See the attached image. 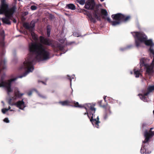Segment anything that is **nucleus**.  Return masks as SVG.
Wrapping results in <instances>:
<instances>
[{
  "instance_id": "7",
  "label": "nucleus",
  "mask_w": 154,
  "mask_h": 154,
  "mask_svg": "<svg viewBox=\"0 0 154 154\" xmlns=\"http://www.w3.org/2000/svg\"><path fill=\"white\" fill-rule=\"evenodd\" d=\"M153 91H154V85L149 86L147 88L146 92L144 93L143 94H139V95L141 100L144 101H146L147 98L146 96L149 94L150 93L152 92Z\"/></svg>"
},
{
  "instance_id": "8",
  "label": "nucleus",
  "mask_w": 154,
  "mask_h": 154,
  "mask_svg": "<svg viewBox=\"0 0 154 154\" xmlns=\"http://www.w3.org/2000/svg\"><path fill=\"white\" fill-rule=\"evenodd\" d=\"M5 38V32L3 30L0 32V48L2 49V51L0 53L1 57H2L4 54V48L5 47V43L4 39Z\"/></svg>"
},
{
  "instance_id": "46",
  "label": "nucleus",
  "mask_w": 154,
  "mask_h": 154,
  "mask_svg": "<svg viewBox=\"0 0 154 154\" xmlns=\"http://www.w3.org/2000/svg\"><path fill=\"white\" fill-rule=\"evenodd\" d=\"M25 20V19L23 17V18H22V20L23 21V20L24 21V20Z\"/></svg>"
},
{
  "instance_id": "51",
  "label": "nucleus",
  "mask_w": 154,
  "mask_h": 154,
  "mask_svg": "<svg viewBox=\"0 0 154 154\" xmlns=\"http://www.w3.org/2000/svg\"><path fill=\"white\" fill-rule=\"evenodd\" d=\"M75 43V42H73V44Z\"/></svg>"
},
{
  "instance_id": "31",
  "label": "nucleus",
  "mask_w": 154,
  "mask_h": 154,
  "mask_svg": "<svg viewBox=\"0 0 154 154\" xmlns=\"http://www.w3.org/2000/svg\"><path fill=\"white\" fill-rule=\"evenodd\" d=\"M37 9V7L35 5H32L31 7V9L32 10H35Z\"/></svg>"
},
{
  "instance_id": "36",
  "label": "nucleus",
  "mask_w": 154,
  "mask_h": 154,
  "mask_svg": "<svg viewBox=\"0 0 154 154\" xmlns=\"http://www.w3.org/2000/svg\"><path fill=\"white\" fill-rule=\"evenodd\" d=\"M147 126V125L146 123H143V124L142 125V127L143 128H144L145 127H146Z\"/></svg>"
},
{
  "instance_id": "14",
  "label": "nucleus",
  "mask_w": 154,
  "mask_h": 154,
  "mask_svg": "<svg viewBox=\"0 0 154 154\" xmlns=\"http://www.w3.org/2000/svg\"><path fill=\"white\" fill-rule=\"evenodd\" d=\"M23 100L22 99L21 101H19L14 103V105L19 108L21 109H23L26 107V105L25 103L23 101Z\"/></svg>"
},
{
  "instance_id": "11",
  "label": "nucleus",
  "mask_w": 154,
  "mask_h": 154,
  "mask_svg": "<svg viewBox=\"0 0 154 154\" xmlns=\"http://www.w3.org/2000/svg\"><path fill=\"white\" fill-rule=\"evenodd\" d=\"M99 14H96L95 13H93V16L94 17L93 18L91 14H89L88 15V18H89L91 22H93L95 23L96 22V19H97V20L100 21L101 18L100 16H99Z\"/></svg>"
},
{
  "instance_id": "3",
  "label": "nucleus",
  "mask_w": 154,
  "mask_h": 154,
  "mask_svg": "<svg viewBox=\"0 0 154 154\" xmlns=\"http://www.w3.org/2000/svg\"><path fill=\"white\" fill-rule=\"evenodd\" d=\"M153 129L152 128H151L148 131L146 130L144 132V136L145 139L143 142L144 144L143 145L140 149V152L142 154H148L151 152V151L148 149L150 146L148 142L149 139L154 135V131H152Z\"/></svg>"
},
{
  "instance_id": "21",
  "label": "nucleus",
  "mask_w": 154,
  "mask_h": 154,
  "mask_svg": "<svg viewBox=\"0 0 154 154\" xmlns=\"http://www.w3.org/2000/svg\"><path fill=\"white\" fill-rule=\"evenodd\" d=\"M71 105L73 104L74 105L73 106L76 107H79V108H84V105L82 106L81 105H80L79 104V103L78 102H75L74 101H71Z\"/></svg>"
},
{
  "instance_id": "32",
  "label": "nucleus",
  "mask_w": 154,
  "mask_h": 154,
  "mask_svg": "<svg viewBox=\"0 0 154 154\" xmlns=\"http://www.w3.org/2000/svg\"><path fill=\"white\" fill-rule=\"evenodd\" d=\"M2 112L5 114L6 113V112L8 111V109H7V108H4L2 110Z\"/></svg>"
},
{
  "instance_id": "28",
  "label": "nucleus",
  "mask_w": 154,
  "mask_h": 154,
  "mask_svg": "<svg viewBox=\"0 0 154 154\" xmlns=\"http://www.w3.org/2000/svg\"><path fill=\"white\" fill-rule=\"evenodd\" d=\"M12 99L10 98L8 100V103L9 104L11 105V106L14 105V103H12Z\"/></svg>"
},
{
  "instance_id": "29",
  "label": "nucleus",
  "mask_w": 154,
  "mask_h": 154,
  "mask_svg": "<svg viewBox=\"0 0 154 154\" xmlns=\"http://www.w3.org/2000/svg\"><path fill=\"white\" fill-rule=\"evenodd\" d=\"M13 14H12L11 15V20H12L14 23H16L17 22V21L13 17Z\"/></svg>"
},
{
  "instance_id": "13",
  "label": "nucleus",
  "mask_w": 154,
  "mask_h": 154,
  "mask_svg": "<svg viewBox=\"0 0 154 154\" xmlns=\"http://www.w3.org/2000/svg\"><path fill=\"white\" fill-rule=\"evenodd\" d=\"M94 2H88L85 3V8L88 10H93L95 6Z\"/></svg>"
},
{
  "instance_id": "9",
  "label": "nucleus",
  "mask_w": 154,
  "mask_h": 154,
  "mask_svg": "<svg viewBox=\"0 0 154 154\" xmlns=\"http://www.w3.org/2000/svg\"><path fill=\"white\" fill-rule=\"evenodd\" d=\"M13 11L12 10H10V12H8L7 14H5V17L2 18V20L4 23L7 24L8 25L11 24V15L13 14L14 13H13Z\"/></svg>"
},
{
  "instance_id": "20",
  "label": "nucleus",
  "mask_w": 154,
  "mask_h": 154,
  "mask_svg": "<svg viewBox=\"0 0 154 154\" xmlns=\"http://www.w3.org/2000/svg\"><path fill=\"white\" fill-rule=\"evenodd\" d=\"M103 100H100L98 101V104L101 107L104 109H108L109 108V106L108 105L107 103L105 104H103L102 103Z\"/></svg>"
},
{
  "instance_id": "15",
  "label": "nucleus",
  "mask_w": 154,
  "mask_h": 154,
  "mask_svg": "<svg viewBox=\"0 0 154 154\" xmlns=\"http://www.w3.org/2000/svg\"><path fill=\"white\" fill-rule=\"evenodd\" d=\"M95 105H91V103H87L84 105V108L86 110L90 109L91 112L95 113L96 110L95 108L94 107Z\"/></svg>"
},
{
  "instance_id": "45",
  "label": "nucleus",
  "mask_w": 154,
  "mask_h": 154,
  "mask_svg": "<svg viewBox=\"0 0 154 154\" xmlns=\"http://www.w3.org/2000/svg\"><path fill=\"white\" fill-rule=\"evenodd\" d=\"M5 2V0H1V2Z\"/></svg>"
},
{
  "instance_id": "4",
  "label": "nucleus",
  "mask_w": 154,
  "mask_h": 154,
  "mask_svg": "<svg viewBox=\"0 0 154 154\" xmlns=\"http://www.w3.org/2000/svg\"><path fill=\"white\" fill-rule=\"evenodd\" d=\"M133 35L135 38V44L137 48L140 47L141 43L147 39V36L143 32H134Z\"/></svg>"
},
{
  "instance_id": "35",
  "label": "nucleus",
  "mask_w": 154,
  "mask_h": 154,
  "mask_svg": "<svg viewBox=\"0 0 154 154\" xmlns=\"http://www.w3.org/2000/svg\"><path fill=\"white\" fill-rule=\"evenodd\" d=\"M151 65L152 67H154V56L153 57V59L152 61V62L151 63Z\"/></svg>"
},
{
  "instance_id": "22",
  "label": "nucleus",
  "mask_w": 154,
  "mask_h": 154,
  "mask_svg": "<svg viewBox=\"0 0 154 154\" xmlns=\"http://www.w3.org/2000/svg\"><path fill=\"white\" fill-rule=\"evenodd\" d=\"M66 7L69 9L75 10L76 9L75 6L72 4H69L66 5Z\"/></svg>"
},
{
  "instance_id": "42",
  "label": "nucleus",
  "mask_w": 154,
  "mask_h": 154,
  "mask_svg": "<svg viewBox=\"0 0 154 154\" xmlns=\"http://www.w3.org/2000/svg\"><path fill=\"white\" fill-rule=\"evenodd\" d=\"M32 94V92L31 91H30L28 93V94L29 96H30Z\"/></svg>"
},
{
  "instance_id": "23",
  "label": "nucleus",
  "mask_w": 154,
  "mask_h": 154,
  "mask_svg": "<svg viewBox=\"0 0 154 154\" xmlns=\"http://www.w3.org/2000/svg\"><path fill=\"white\" fill-rule=\"evenodd\" d=\"M14 94V96L15 97V98H20L24 94H23L20 93L19 91L15 92Z\"/></svg>"
},
{
  "instance_id": "10",
  "label": "nucleus",
  "mask_w": 154,
  "mask_h": 154,
  "mask_svg": "<svg viewBox=\"0 0 154 154\" xmlns=\"http://www.w3.org/2000/svg\"><path fill=\"white\" fill-rule=\"evenodd\" d=\"M94 113L93 112H90V115H92L90 119V121L94 125H95L96 127L98 128H99V124L100 123V122L99 121L98 116H97V119H93L95 117Z\"/></svg>"
},
{
  "instance_id": "26",
  "label": "nucleus",
  "mask_w": 154,
  "mask_h": 154,
  "mask_svg": "<svg viewBox=\"0 0 154 154\" xmlns=\"http://www.w3.org/2000/svg\"><path fill=\"white\" fill-rule=\"evenodd\" d=\"M101 13L102 15L106 16L108 15L107 12L106 10L104 9H102L101 10Z\"/></svg>"
},
{
  "instance_id": "6",
  "label": "nucleus",
  "mask_w": 154,
  "mask_h": 154,
  "mask_svg": "<svg viewBox=\"0 0 154 154\" xmlns=\"http://www.w3.org/2000/svg\"><path fill=\"white\" fill-rule=\"evenodd\" d=\"M23 25V27L26 29L29 30L30 32L33 39L35 41L37 40H38L37 36L33 32L34 28L35 26V23H32L31 22L29 24V23L25 22L24 23Z\"/></svg>"
},
{
  "instance_id": "25",
  "label": "nucleus",
  "mask_w": 154,
  "mask_h": 154,
  "mask_svg": "<svg viewBox=\"0 0 154 154\" xmlns=\"http://www.w3.org/2000/svg\"><path fill=\"white\" fill-rule=\"evenodd\" d=\"M34 90L40 97L44 99H45L46 98V97L45 96L41 94L40 93H39V92L38 91L34 89Z\"/></svg>"
},
{
  "instance_id": "24",
  "label": "nucleus",
  "mask_w": 154,
  "mask_h": 154,
  "mask_svg": "<svg viewBox=\"0 0 154 154\" xmlns=\"http://www.w3.org/2000/svg\"><path fill=\"white\" fill-rule=\"evenodd\" d=\"M134 74L135 75L136 77L138 78L139 77L140 75H141L140 70H136V69H134Z\"/></svg>"
},
{
  "instance_id": "38",
  "label": "nucleus",
  "mask_w": 154,
  "mask_h": 154,
  "mask_svg": "<svg viewBox=\"0 0 154 154\" xmlns=\"http://www.w3.org/2000/svg\"><path fill=\"white\" fill-rule=\"evenodd\" d=\"M67 76L68 77L67 78L70 81V85H71V81H72V79H71V78L70 76H69V75H67Z\"/></svg>"
},
{
  "instance_id": "48",
  "label": "nucleus",
  "mask_w": 154,
  "mask_h": 154,
  "mask_svg": "<svg viewBox=\"0 0 154 154\" xmlns=\"http://www.w3.org/2000/svg\"><path fill=\"white\" fill-rule=\"evenodd\" d=\"M142 62H143V63H142L144 65H145V63H144V62L143 61Z\"/></svg>"
},
{
  "instance_id": "47",
  "label": "nucleus",
  "mask_w": 154,
  "mask_h": 154,
  "mask_svg": "<svg viewBox=\"0 0 154 154\" xmlns=\"http://www.w3.org/2000/svg\"><path fill=\"white\" fill-rule=\"evenodd\" d=\"M11 107L10 106H9L8 108V109H8V110L11 109Z\"/></svg>"
},
{
  "instance_id": "30",
  "label": "nucleus",
  "mask_w": 154,
  "mask_h": 154,
  "mask_svg": "<svg viewBox=\"0 0 154 154\" xmlns=\"http://www.w3.org/2000/svg\"><path fill=\"white\" fill-rule=\"evenodd\" d=\"M99 9L98 8H96L94 10V11L93 13H95L96 14H100V13H99Z\"/></svg>"
},
{
  "instance_id": "43",
  "label": "nucleus",
  "mask_w": 154,
  "mask_h": 154,
  "mask_svg": "<svg viewBox=\"0 0 154 154\" xmlns=\"http://www.w3.org/2000/svg\"><path fill=\"white\" fill-rule=\"evenodd\" d=\"M59 41L61 43H63L64 42V41L63 39L60 40Z\"/></svg>"
},
{
  "instance_id": "33",
  "label": "nucleus",
  "mask_w": 154,
  "mask_h": 154,
  "mask_svg": "<svg viewBox=\"0 0 154 154\" xmlns=\"http://www.w3.org/2000/svg\"><path fill=\"white\" fill-rule=\"evenodd\" d=\"M51 31L48 30H47V35L48 37H50Z\"/></svg>"
},
{
  "instance_id": "18",
  "label": "nucleus",
  "mask_w": 154,
  "mask_h": 154,
  "mask_svg": "<svg viewBox=\"0 0 154 154\" xmlns=\"http://www.w3.org/2000/svg\"><path fill=\"white\" fill-rule=\"evenodd\" d=\"M71 101L66 100L64 101H60L58 103L62 106H71Z\"/></svg>"
},
{
  "instance_id": "17",
  "label": "nucleus",
  "mask_w": 154,
  "mask_h": 154,
  "mask_svg": "<svg viewBox=\"0 0 154 154\" xmlns=\"http://www.w3.org/2000/svg\"><path fill=\"white\" fill-rule=\"evenodd\" d=\"M153 67L151 66H148L146 68V74H147L149 76H150L152 75L153 72Z\"/></svg>"
},
{
  "instance_id": "41",
  "label": "nucleus",
  "mask_w": 154,
  "mask_h": 154,
  "mask_svg": "<svg viewBox=\"0 0 154 154\" xmlns=\"http://www.w3.org/2000/svg\"><path fill=\"white\" fill-rule=\"evenodd\" d=\"M38 82H42V84H44V85H46V84L45 83V82H43V81H38Z\"/></svg>"
},
{
  "instance_id": "40",
  "label": "nucleus",
  "mask_w": 154,
  "mask_h": 154,
  "mask_svg": "<svg viewBox=\"0 0 154 154\" xmlns=\"http://www.w3.org/2000/svg\"><path fill=\"white\" fill-rule=\"evenodd\" d=\"M49 30V31H51V28L50 27V26H49V25H48L47 26V30Z\"/></svg>"
},
{
  "instance_id": "37",
  "label": "nucleus",
  "mask_w": 154,
  "mask_h": 154,
  "mask_svg": "<svg viewBox=\"0 0 154 154\" xmlns=\"http://www.w3.org/2000/svg\"><path fill=\"white\" fill-rule=\"evenodd\" d=\"M87 114V116H88V118L89 119H90V117L89 116V115L88 114V111H87V110H86V112H85L84 113V115H86Z\"/></svg>"
},
{
  "instance_id": "12",
  "label": "nucleus",
  "mask_w": 154,
  "mask_h": 154,
  "mask_svg": "<svg viewBox=\"0 0 154 154\" xmlns=\"http://www.w3.org/2000/svg\"><path fill=\"white\" fill-rule=\"evenodd\" d=\"M143 43H144L145 45L147 46H150V47L149 48V50L150 53L154 55V50L152 48V47L154 45L151 39L147 40V39L145 40V41L143 42Z\"/></svg>"
},
{
  "instance_id": "49",
  "label": "nucleus",
  "mask_w": 154,
  "mask_h": 154,
  "mask_svg": "<svg viewBox=\"0 0 154 154\" xmlns=\"http://www.w3.org/2000/svg\"><path fill=\"white\" fill-rule=\"evenodd\" d=\"M100 1L101 2H102L104 0H100Z\"/></svg>"
},
{
  "instance_id": "2",
  "label": "nucleus",
  "mask_w": 154,
  "mask_h": 154,
  "mask_svg": "<svg viewBox=\"0 0 154 154\" xmlns=\"http://www.w3.org/2000/svg\"><path fill=\"white\" fill-rule=\"evenodd\" d=\"M111 17L115 20L111 21L109 17H103V19L106 20L113 26L119 25L122 22H127L130 20L131 18L129 15L126 16L121 13L112 14L111 15Z\"/></svg>"
},
{
  "instance_id": "34",
  "label": "nucleus",
  "mask_w": 154,
  "mask_h": 154,
  "mask_svg": "<svg viewBox=\"0 0 154 154\" xmlns=\"http://www.w3.org/2000/svg\"><path fill=\"white\" fill-rule=\"evenodd\" d=\"M4 121L6 123H9V121L8 120V119L7 118H5L4 119Z\"/></svg>"
},
{
  "instance_id": "44",
  "label": "nucleus",
  "mask_w": 154,
  "mask_h": 154,
  "mask_svg": "<svg viewBox=\"0 0 154 154\" xmlns=\"http://www.w3.org/2000/svg\"><path fill=\"white\" fill-rule=\"evenodd\" d=\"M106 96H104V97H103V99H104V101H105V102H106Z\"/></svg>"
},
{
  "instance_id": "16",
  "label": "nucleus",
  "mask_w": 154,
  "mask_h": 154,
  "mask_svg": "<svg viewBox=\"0 0 154 154\" xmlns=\"http://www.w3.org/2000/svg\"><path fill=\"white\" fill-rule=\"evenodd\" d=\"M110 107L109 106V108L105 109L106 110L104 112V113L103 115V118L105 120H106L108 117L110 115L111 113V112L110 109Z\"/></svg>"
},
{
  "instance_id": "5",
  "label": "nucleus",
  "mask_w": 154,
  "mask_h": 154,
  "mask_svg": "<svg viewBox=\"0 0 154 154\" xmlns=\"http://www.w3.org/2000/svg\"><path fill=\"white\" fill-rule=\"evenodd\" d=\"M16 9V7L15 6L9 8L8 7V5L5 2H1L0 7V14H7L8 12H10L11 10L13 11V13H14Z\"/></svg>"
},
{
  "instance_id": "19",
  "label": "nucleus",
  "mask_w": 154,
  "mask_h": 154,
  "mask_svg": "<svg viewBox=\"0 0 154 154\" xmlns=\"http://www.w3.org/2000/svg\"><path fill=\"white\" fill-rule=\"evenodd\" d=\"M6 62V61L4 60H1L0 62V73L1 72L2 70L5 68V64Z\"/></svg>"
},
{
  "instance_id": "1",
  "label": "nucleus",
  "mask_w": 154,
  "mask_h": 154,
  "mask_svg": "<svg viewBox=\"0 0 154 154\" xmlns=\"http://www.w3.org/2000/svg\"><path fill=\"white\" fill-rule=\"evenodd\" d=\"M39 40L41 43H33L29 45L30 54H28L21 68L27 69V70L22 75L11 79L7 81H4V78L3 76L1 77L0 80V87L6 88L8 93L12 91L11 88L12 82L15 81L18 78H22L26 76L29 72H32L34 69L33 64L37 60L42 61L50 58V50L43 44L51 46L55 52L59 50L61 51L63 49V46L57 42L45 38L42 36H40Z\"/></svg>"
},
{
  "instance_id": "27",
  "label": "nucleus",
  "mask_w": 154,
  "mask_h": 154,
  "mask_svg": "<svg viewBox=\"0 0 154 154\" xmlns=\"http://www.w3.org/2000/svg\"><path fill=\"white\" fill-rule=\"evenodd\" d=\"M77 2L81 5H83L85 3V0H78Z\"/></svg>"
},
{
  "instance_id": "39",
  "label": "nucleus",
  "mask_w": 154,
  "mask_h": 154,
  "mask_svg": "<svg viewBox=\"0 0 154 154\" xmlns=\"http://www.w3.org/2000/svg\"><path fill=\"white\" fill-rule=\"evenodd\" d=\"M132 45H128L127 46V47H126V48L127 49H130V48H132Z\"/></svg>"
},
{
  "instance_id": "50",
  "label": "nucleus",
  "mask_w": 154,
  "mask_h": 154,
  "mask_svg": "<svg viewBox=\"0 0 154 154\" xmlns=\"http://www.w3.org/2000/svg\"><path fill=\"white\" fill-rule=\"evenodd\" d=\"M153 114H154V110L153 111Z\"/></svg>"
}]
</instances>
